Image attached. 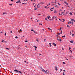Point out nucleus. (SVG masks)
<instances>
[{
    "label": "nucleus",
    "mask_w": 75,
    "mask_h": 75,
    "mask_svg": "<svg viewBox=\"0 0 75 75\" xmlns=\"http://www.w3.org/2000/svg\"><path fill=\"white\" fill-rule=\"evenodd\" d=\"M14 72H16V73H19V74H20V73H22V72H21V71H20L18 70H17V69H15L14 70Z\"/></svg>",
    "instance_id": "f257e3e1"
},
{
    "label": "nucleus",
    "mask_w": 75,
    "mask_h": 75,
    "mask_svg": "<svg viewBox=\"0 0 75 75\" xmlns=\"http://www.w3.org/2000/svg\"><path fill=\"white\" fill-rule=\"evenodd\" d=\"M34 7H35V10H37V8H38V7H39V6H38V5H37V6H36V5H35L34 6Z\"/></svg>",
    "instance_id": "f03ea898"
},
{
    "label": "nucleus",
    "mask_w": 75,
    "mask_h": 75,
    "mask_svg": "<svg viewBox=\"0 0 75 75\" xmlns=\"http://www.w3.org/2000/svg\"><path fill=\"white\" fill-rule=\"evenodd\" d=\"M42 71L43 72H45V74H46V73L47 74H48V72H47V71H45V70L44 69H43L42 70Z\"/></svg>",
    "instance_id": "7ed1b4c3"
},
{
    "label": "nucleus",
    "mask_w": 75,
    "mask_h": 75,
    "mask_svg": "<svg viewBox=\"0 0 75 75\" xmlns=\"http://www.w3.org/2000/svg\"><path fill=\"white\" fill-rule=\"evenodd\" d=\"M68 24H73V22H71V21H69L68 22Z\"/></svg>",
    "instance_id": "20e7f679"
},
{
    "label": "nucleus",
    "mask_w": 75,
    "mask_h": 75,
    "mask_svg": "<svg viewBox=\"0 0 75 75\" xmlns=\"http://www.w3.org/2000/svg\"><path fill=\"white\" fill-rule=\"evenodd\" d=\"M55 69L56 70V71H58V69L57 68V66L55 67Z\"/></svg>",
    "instance_id": "39448f33"
},
{
    "label": "nucleus",
    "mask_w": 75,
    "mask_h": 75,
    "mask_svg": "<svg viewBox=\"0 0 75 75\" xmlns=\"http://www.w3.org/2000/svg\"><path fill=\"white\" fill-rule=\"evenodd\" d=\"M50 10L51 11H53V10H54V8H51Z\"/></svg>",
    "instance_id": "423d86ee"
},
{
    "label": "nucleus",
    "mask_w": 75,
    "mask_h": 75,
    "mask_svg": "<svg viewBox=\"0 0 75 75\" xmlns=\"http://www.w3.org/2000/svg\"><path fill=\"white\" fill-rule=\"evenodd\" d=\"M51 18V17L50 16H47V18L48 19H50Z\"/></svg>",
    "instance_id": "0eeeda50"
},
{
    "label": "nucleus",
    "mask_w": 75,
    "mask_h": 75,
    "mask_svg": "<svg viewBox=\"0 0 75 75\" xmlns=\"http://www.w3.org/2000/svg\"><path fill=\"white\" fill-rule=\"evenodd\" d=\"M54 13H57V10H55L54 11Z\"/></svg>",
    "instance_id": "6e6552de"
},
{
    "label": "nucleus",
    "mask_w": 75,
    "mask_h": 75,
    "mask_svg": "<svg viewBox=\"0 0 75 75\" xmlns=\"http://www.w3.org/2000/svg\"><path fill=\"white\" fill-rule=\"evenodd\" d=\"M39 40V39H36V41L37 42H39V41H40L39 40Z\"/></svg>",
    "instance_id": "1a4fd4ad"
},
{
    "label": "nucleus",
    "mask_w": 75,
    "mask_h": 75,
    "mask_svg": "<svg viewBox=\"0 0 75 75\" xmlns=\"http://www.w3.org/2000/svg\"><path fill=\"white\" fill-rule=\"evenodd\" d=\"M73 57V56H72V55H70L69 56L70 58H72Z\"/></svg>",
    "instance_id": "9d476101"
},
{
    "label": "nucleus",
    "mask_w": 75,
    "mask_h": 75,
    "mask_svg": "<svg viewBox=\"0 0 75 75\" xmlns=\"http://www.w3.org/2000/svg\"><path fill=\"white\" fill-rule=\"evenodd\" d=\"M49 44L50 45V47H51V43H49Z\"/></svg>",
    "instance_id": "9b49d317"
},
{
    "label": "nucleus",
    "mask_w": 75,
    "mask_h": 75,
    "mask_svg": "<svg viewBox=\"0 0 75 75\" xmlns=\"http://www.w3.org/2000/svg\"><path fill=\"white\" fill-rule=\"evenodd\" d=\"M53 44L54 45V46H56V45L55 44V43H53Z\"/></svg>",
    "instance_id": "f8f14e48"
},
{
    "label": "nucleus",
    "mask_w": 75,
    "mask_h": 75,
    "mask_svg": "<svg viewBox=\"0 0 75 75\" xmlns=\"http://www.w3.org/2000/svg\"><path fill=\"white\" fill-rule=\"evenodd\" d=\"M45 20H47V21H49V20H47V18H45Z\"/></svg>",
    "instance_id": "ddd939ff"
},
{
    "label": "nucleus",
    "mask_w": 75,
    "mask_h": 75,
    "mask_svg": "<svg viewBox=\"0 0 75 75\" xmlns=\"http://www.w3.org/2000/svg\"><path fill=\"white\" fill-rule=\"evenodd\" d=\"M62 20H63V21H62L63 22H64L65 21V19H62Z\"/></svg>",
    "instance_id": "4468645a"
},
{
    "label": "nucleus",
    "mask_w": 75,
    "mask_h": 75,
    "mask_svg": "<svg viewBox=\"0 0 75 75\" xmlns=\"http://www.w3.org/2000/svg\"><path fill=\"white\" fill-rule=\"evenodd\" d=\"M69 14H70V15H72V13H71V12H70L69 13Z\"/></svg>",
    "instance_id": "2eb2a0df"
},
{
    "label": "nucleus",
    "mask_w": 75,
    "mask_h": 75,
    "mask_svg": "<svg viewBox=\"0 0 75 75\" xmlns=\"http://www.w3.org/2000/svg\"><path fill=\"white\" fill-rule=\"evenodd\" d=\"M71 21H74V19H71Z\"/></svg>",
    "instance_id": "dca6fc26"
},
{
    "label": "nucleus",
    "mask_w": 75,
    "mask_h": 75,
    "mask_svg": "<svg viewBox=\"0 0 75 75\" xmlns=\"http://www.w3.org/2000/svg\"><path fill=\"white\" fill-rule=\"evenodd\" d=\"M9 6H13V4H10L9 5Z\"/></svg>",
    "instance_id": "f3484780"
},
{
    "label": "nucleus",
    "mask_w": 75,
    "mask_h": 75,
    "mask_svg": "<svg viewBox=\"0 0 75 75\" xmlns=\"http://www.w3.org/2000/svg\"><path fill=\"white\" fill-rule=\"evenodd\" d=\"M20 3V1H18L16 2V3Z\"/></svg>",
    "instance_id": "a211bd4d"
},
{
    "label": "nucleus",
    "mask_w": 75,
    "mask_h": 75,
    "mask_svg": "<svg viewBox=\"0 0 75 75\" xmlns=\"http://www.w3.org/2000/svg\"><path fill=\"white\" fill-rule=\"evenodd\" d=\"M65 4H67V5H68V4L67 2Z\"/></svg>",
    "instance_id": "6ab92c4d"
},
{
    "label": "nucleus",
    "mask_w": 75,
    "mask_h": 75,
    "mask_svg": "<svg viewBox=\"0 0 75 75\" xmlns=\"http://www.w3.org/2000/svg\"><path fill=\"white\" fill-rule=\"evenodd\" d=\"M67 27H69H69H70V26L68 25H67Z\"/></svg>",
    "instance_id": "aec40b11"
},
{
    "label": "nucleus",
    "mask_w": 75,
    "mask_h": 75,
    "mask_svg": "<svg viewBox=\"0 0 75 75\" xmlns=\"http://www.w3.org/2000/svg\"><path fill=\"white\" fill-rule=\"evenodd\" d=\"M6 14V13L4 12V13H3V15H4V14Z\"/></svg>",
    "instance_id": "412c9836"
},
{
    "label": "nucleus",
    "mask_w": 75,
    "mask_h": 75,
    "mask_svg": "<svg viewBox=\"0 0 75 75\" xmlns=\"http://www.w3.org/2000/svg\"><path fill=\"white\" fill-rule=\"evenodd\" d=\"M34 47L35 48H37V47H36V46H35Z\"/></svg>",
    "instance_id": "4be33fe9"
},
{
    "label": "nucleus",
    "mask_w": 75,
    "mask_h": 75,
    "mask_svg": "<svg viewBox=\"0 0 75 75\" xmlns=\"http://www.w3.org/2000/svg\"><path fill=\"white\" fill-rule=\"evenodd\" d=\"M70 42H71L72 43H73V42L72 41H70Z\"/></svg>",
    "instance_id": "5701e85b"
},
{
    "label": "nucleus",
    "mask_w": 75,
    "mask_h": 75,
    "mask_svg": "<svg viewBox=\"0 0 75 75\" xmlns=\"http://www.w3.org/2000/svg\"><path fill=\"white\" fill-rule=\"evenodd\" d=\"M40 69H41L42 70L43 69H42V68L41 67H40Z\"/></svg>",
    "instance_id": "b1692460"
},
{
    "label": "nucleus",
    "mask_w": 75,
    "mask_h": 75,
    "mask_svg": "<svg viewBox=\"0 0 75 75\" xmlns=\"http://www.w3.org/2000/svg\"><path fill=\"white\" fill-rule=\"evenodd\" d=\"M65 37V35H64V36H63L62 37V38H63V37Z\"/></svg>",
    "instance_id": "393cba45"
},
{
    "label": "nucleus",
    "mask_w": 75,
    "mask_h": 75,
    "mask_svg": "<svg viewBox=\"0 0 75 75\" xmlns=\"http://www.w3.org/2000/svg\"><path fill=\"white\" fill-rule=\"evenodd\" d=\"M57 34L58 35H60V33H58Z\"/></svg>",
    "instance_id": "a878e982"
},
{
    "label": "nucleus",
    "mask_w": 75,
    "mask_h": 75,
    "mask_svg": "<svg viewBox=\"0 0 75 75\" xmlns=\"http://www.w3.org/2000/svg\"><path fill=\"white\" fill-rule=\"evenodd\" d=\"M58 5H59V6H60V5H61L59 3H58Z\"/></svg>",
    "instance_id": "bb28decb"
},
{
    "label": "nucleus",
    "mask_w": 75,
    "mask_h": 75,
    "mask_svg": "<svg viewBox=\"0 0 75 75\" xmlns=\"http://www.w3.org/2000/svg\"><path fill=\"white\" fill-rule=\"evenodd\" d=\"M62 71V69H60V72H61V71Z\"/></svg>",
    "instance_id": "cd10ccee"
},
{
    "label": "nucleus",
    "mask_w": 75,
    "mask_h": 75,
    "mask_svg": "<svg viewBox=\"0 0 75 75\" xmlns=\"http://www.w3.org/2000/svg\"><path fill=\"white\" fill-rule=\"evenodd\" d=\"M48 30H51V29H50V28H48Z\"/></svg>",
    "instance_id": "c85d7f7f"
},
{
    "label": "nucleus",
    "mask_w": 75,
    "mask_h": 75,
    "mask_svg": "<svg viewBox=\"0 0 75 75\" xmlns=\"http://www.w3.org/2000/svg\"><path fill=\"white\" fill-rule=\"evenodd\" d=\"M6 48V49H7L8 50H9V48Z\"/></svg>",
    "instance_id": "c756f323"
},
{
    "label": "nucleus",
    "mask_w": 75,
    "mask_h": 75,
    "mask_svg": "<svg viewBox=\"0 0 75 75\" xmlns=\"http://www.w3.org/2000/svg\"><path fill=\"white\" fill-rule=\"evenodd\" d=\"M68 12H66V14H68Z\"/></svg>",
    "instance_id": "7c9ffc66"
},
{
    "label": "nucleus",
    "mask_w": 75,
    "mask_h": 75,
    "mask_svg": "<svg viewBox=\"0 0 75 75\" xmlns=\"http://www.w3.org/2000/svg\"><path fill=\"white\" fill-rule=\"evenodd\" d=\"M6 35H7V34H6V33H5V35L6 36Z\"/></svg>",
    "instance_id": "2f4dec72"
},
{
    "label": "nucleus",
    "mask_w": 75,
    "mask_h": 75,
    "mask_svg": "<svg viewBox=\"0 0 75 75\" xmlns=\"http://www.w3.org/2000/svg\"><path fill=\"white\" fill-rule=\"evenodd\" d=\"M59 41L60 42L61 41H62L61 39H59Z\"/></svg>",
    "instance_id": "473e14b6"
},
{
    "label": "nucleus",
    "mask_w": 75,
    "mask_h": 75,
    "mask_svg": "<svg viewBox=\"0 0 75 75\" xmlns=\"http://www.w3.org/2000/svg\"><path fill=\"white\" fill-rule=\"evenodd\" d=\"M31 31H34V30L33 29H32Z\"/></svg>",
    "instance_id": "72a5a7b5"
},
{
    "label": "nucleus",
    "mask_w": 75,
    "mask_h": 75,
    "mask_svg": "<svg viewBox=\"0 0 75 75\" xmlns=\"http://www.w3.org/2000/svg\"><path fill=\"white\" fill-rule=\"evenodd\" d=\"M47 6H45V8H47Z\"/></svg>",
    "instance_id": "f704fd0d"
},
{
    "label": "nucleus",
    "mask_w": 75,
    "mask_h": 75,
    "mask_svg": "<svg viewBox=\"0 0 75 75\" xmlns=\"http://www.w3.org/2000/svg\"><path fill=\"white\" fill-rule=\"evenodd\" d=\"M15 38H18L17 36H16Z\"/></svg>",
    "instance_id": "c9c22d12"
},
{
    "label": "nucleus",
    "mask_w": 75,
    "mask_h": 75,
    "mask_svg": "<svg viewBox=\"0 0 75 75\" xmlns=\"http://www.w3.org/2000/svg\"><path fill=\"white\" fill-rule=\"evenodd\" d=\"M39 25H42V24H41V23H40L39 24Z\"/></svg>",
    "instance_id": "e433bc0d"
},
{
    "label": "nucleus",
    "mask_w": 75,
    "mask_h": 75,
    "mask_svg": "<svg viewBox=\"0 0 75 75\" xmlns=\"http://www.w3.org/2000/svg\"><path fill=\"white\" fill-rule=\"evenodd\" d=\"M72 36H74V34H72Z\"/></svg>",
    "instance_id": "4c0bfd02"
},
{
    "label": "nucleus",
    "mask_w": 75,
    "mask_h": 75,
    "mask_svg": "<svg viewBox=\"0 0 75 75\" xmlns=\"http://www.w3.org/2000/svg\"><path fill=\"white\" fill-rule=\"evenodd\" d=\"M70 50V51L71 52H72V51L71 50Z\"/></svg>",
    "instance_id": "58836bf2"
},
{
    "label": "nucleus",
    "mask_w": 75,
    "mask_h": 75,
    "mask_svg": "<svg viewBox=\"0 0 75 75\" xmlns=\"http://www.w3.org/2000/svg\"><path fill=\"white\" fill-rule=\"evenodd\" d=\"M50 8V7H48L47 8V9H48V8Z\"/></svg>",
    "instance_id": "ea45409f"
},
{
    "label": "nucleus",
    "mask_w": 75,
    "mask_h": 75,
    "mask_svg": "<svg viewBox=\"0 0 75 75\" xmlns=\"http://www.w3.org/2000/svg\"><path fill=\"white\" fill-rule=\"evenodd\" d=\"M24 4V3H22V4Z\"/></svg>",
    "instance_id": "a19ab883"
},
{
    "label": "nucleus",
    "mask_w": 75,
    "mask_h": 75,
    "mask_svg": "<svg viewBox=\"0 0 75 75\" xmlns=\"http://www.w3.org/2000/svg\"><path fill=\"white\" fill-rule=\"evenodd\" d=\"M63 75H65V74H64V72H63Z\"/></svg>",
    "instance_id": "79ce46f5"
},
{
    "label": "nucleus",
    "mask_w": 75,
    "mask_h": 75,
    "mask_svg": "<svg viewBox=\"0 0 75 75\" xmlns=\"http://www.w3.org/2000/svg\"><path fill=\"white\" fill-rule=\"evenodd\" d=\"M66 2H66V1H64V3H66Z\"/></svg>",
    "instance_id": "37998d69"
},
{
    "label": "nucleus",
    "mask_w": 75,
    "mask_h": 75,
    "mask_svg": "<svg viewBox=\"0 0 75 75\" xmlns=\"http://www.w3.org/2000/svg\"><path fill=\"white\" fill-rule=\"evenodd\" d=\"M59 30H61V32H62V30H61V29H60Z\"/></svg>",
    "instance_id": "c03bdc74"
},
{
    "label": "nucleus",
    "mask_w": 75,
    "mask_h": 75,
    "mask_svg": "<svg viewBox=\"0 0 75 75\" xmlns=\"http://www.w3.org/2000/svg\"><path fill=\"white\" fill-rule=\"evenodd\" d=\"M11 1H14V0H11Z\"/></svg>",
    "instance_id": "a18cd8bd"
},
{
    "label": "nucleus",
    "mask_w": 75,
    "mask_h": 75,
    "mask_svg": "<svg viewBox=\"0 0 75 75\" xmlns=\"http://www.w3.org/2000/svg\"><path fill=\"white\" fill-rule=\"evenodd\" d=\"M69 50H71V47H69Z\"/></svg>",
    "instance_id": "49530a36"
},
{
    "label": "nucleus",
    "mask_w": 75,
    "mask_h": 75,
    "mask_svg": "<svg viewBox=\"0 0 75 75\" xmlns=\"http://www.w3.org/2000/svg\"><path fill=\"white\" fill-rule=\"evenodd\" d=\"M63 63L64 64H65V62H63Z\"/></svg>",
    "instance_id": "de8ad7c7"
},
{
    "label": "nucleus",
    "mask_w": 75,
    "mask_h": 75,
    "mask_svg": "<svg viewBox=\"0 0 75 75\" xmlns=\"http://www.w3.org/2000/svg\"><path fill=\"white\" fill-rule=\"evenodd\" d=\"M60 34H62V32H61V33H60Z\"/></svg>",
    "instance_id": "09e8293b"
},
{
    "label": "nucleus",
    "mask_w": 75,
    "mask_h": 75,
    "mask_svg": "<svg viewBox=\"0 0 75 75\" xmlns=\"http://www.w3.org/2000/svg\"><path fill=\"white\" fill-rule=\"evenodd\" d=\"M25 0H26V1H27L28 0H24V1H25Z\"/></svg>",
    "instance_id": "8fccbe9b"
},
{
    "label": "nucleus",
    "mask_w": 75,
    "mask_h": 75,
    "mask_svg": "<svg viewBox=\"0 0 75 75\" xmlns=\"http://www.w3.org/2000/svg\"><path fill=\"white\" fill-rule=\"evenodd\" d=\"M20 31H22V30H21L20 29Z\"/></svg>",
    "instance_id": "3c124183"
},
{
    "label": "nucleus",
    "mask_w": 75,
    "mask_h": 75,
    "mask_svg": "<svg viewBox=\"0 0 75 75\" xmlns=\"http://www.w3.org/2000/svg\"><path fill=\"white\" fill-rule=\"evenodd\" d=\"M2 42H4V40H3L2 41Z\"/></svg>",
    "instance_id": "603ef678"
},
{
    "label": "nucleus",
    "mask_w": 75,
    "mask_h": 75,
    "mask_svg": "<svg viewBox=\"0 0 75 75\" xmlns=\"http://www.w3.org/2000/svg\"><path fill=\"white\" fill-rule=\"evenodd\" d=\"M62 50H64V48L63 47L62 48Z\"/></svg>",
    "instance_id": "864d4df0"
},
{
    "label": "nucleus",
    "mask_w": 75,
    "mask_h": 75,
    "mask_svg": "<svg viewBox=\"0 0 75 75\" xmlns=\"http://www.w3.org/2000/svg\"><path fill=\"white\" fill-rule=\"evenodd\" d=\"M63 71H64V72H65V70H63Z\"/></svg>",
    "instance_id": "5fc2aeb1"
},
{
    "label": "nucleus",
    "mask_w": 75,
    "mask_h": 75,
    "mask_svg": "<svg viewBox=\"0 0 75 75\" xmlns=\"http://www.w3.org/2000/svg\"><path fill=\"white\" fill-rule=\"evenodd\" d=\"M57 37H58V35H57Z\"/></svg>",
    "instance_id": "6e6d98bb"
},
{
    "label": "nucleus",
    "mask_w": 75,
    "mask_h": 75,
    "mask_svg": "<svg viewBox=\"0 0 75 75\" xmlns=\"http://www.w3.org/2000/svg\"><path fill=\"white\" fill-rule=\"evenodd\" d=\"M10 33H12V31H11L10 32Z\"/></svg>",
    "instance_id": "4d7b16f0"
},
{
    "label": "nucleus",
    "mask_w": 75,
    "mask_h": 75,
    "mask_svg": "<svg viewBox=\"0 0 75 75\" xmlns=\"http://www.w3.org/2000/svg\"><path fill=\"white\" fill-rule=\"evenodd\" d=\"M59 20H60V21L61 20V19H59Z\"/></svg>",
    "instance_id": "13d9d810"
},
{
    "label": "nucleus",
    "mask_w": 75,
    "mask_h": 75,
    "mask_svg": "<svg viewBox=\"0 0 75 75\" xmlns=\"http://www.w3.org/2000/svg\"><path fill=\"white\" fill-rule=\"evenodd\" d=\"M50 4H49L48 6H50Z\"/></svg>",
    "instance_id": "bf43d9fd"
},
{
    "label": "nucleus",
    "mask_w": 75,
    "mask_h": 75,
    "mask_svg": "<svg viewBox=\"0 0 75 75\" xmlns=\"http://www.w3.org/2000/svg\"><path fill=\"white\" fill-rule=\"evenodd\" d=\"M55 18H57V16L55 17Z\"/></svg>",
    "instance_id": "052dcab7"
},
{
    "label": "nucleus",
    "mask_w": 75,
    "mask_h": 75,
    "mask_svg": "<svg viewBox=\"0 0 75 75\" xmlns=\"http://www.w3.org/2000/svg\"><path fill=\"white\" fill-rule=\"evenodd\" d=\"M62 8L63 9V8H63V7H62Z\"/></svg>",
    "instance_id": "680f3d73"
},
{
    "label": "nucleus",
    "mask_w": 75,
    "mask_h": 75,
    "mask_svg": "<svg viewBox=\"0 0 75 75\" xmlns=\"http://www.w3.org/2000/svg\"><path fill=\"white\" fill-rule=\"evenodd\" d=\"M33 32H34V33H35V31H33Z\"/></svg>",
    "instance_id": "e2e57ef3"
},
{
    "label": "nucleus",
    "mask_w": 75,
    "mask_h": 75,
    "mask_svg": "<svg viewBox=\"0 0 75 75\" xmlns=\"http://www.w3.org/2000/svg\"><path fill=\"white\" fill-rule=\"evenodd\" d=\"M25 42H27V41H25Z\"/></svg>",
    "instance_id": "0e129e2a"
},
{
    "label": "nucleus",
    "mask_w": 75,
    "mask_h": 75,
    "mask_svg": "<svg viewBox=\"0 0 75 75\" xmlns=\"http://www.w3.org/2000/svg\"><path fill=\"white\" fill-rule=\"evenodd\" d=\"M24 62H26V61H25Z\"/></svg>",
    "instance_id": "69168bd1"
},
{
    "label": "nucleus",
    "mask_w": 75,
    "mask_h": 75,
    "mask_svg": "<svg viewBox=\"0 0 75 75\" xmlns=\"http://www.w3.org/2000/svg\"><path fill=\"white\" fill-rule=\"evenodd\" d=\"M57 40H59V39H58V38L57 39Z\"/></svg>",
    "instance_id": "338daca9"
},
{
    "label": "nucleus",
    "mask_w": 75,
    "mask_h": 75,
    "mask_svg": "<svg viewBox=\"0 0 75 75\" xmlns=\"http://www.w3.org/2000/svg\"><path fill=\"white\" fill-rule=\"evenodd\" d=\"M44 41H45V39H44Z\"/></svg>",
    "instance_id": "774afa93"
}]
</instances>
